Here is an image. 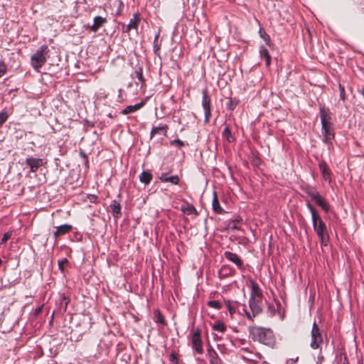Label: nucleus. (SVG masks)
<instances>
[{
    "label": "nucleus",
    "instance_id": "nucleus-33",
    "mask_svg": "<svg viewBox=\"0 0 364 364\" xmlns=\"http://www.w3.org/2000/svg\"><path fill=\"white\" fill-rule=\"evenodd\" d=\"M169 360L171 364H178V359L174 353H171L169 355Z\"/></svg>",
    "mask_w": 364,
    "mask_h": 364
},
{
    "label": "nucleus",
    "instance_id": "nucleus-4",
    "mask_svg": "<svg viewBox=\"0 0 364 364\" xmlns=\"http://www.w3.org/2000/svg\"><path fill=\"white\" fill-rule=\"evenodd\" d=\"M48 53V46L43 45L31 55V63L35 70L39 71V69L45 65Z\"/></svg>",
    "mask_w": 364,
    "mask_h": 364
},
{
    "label": "nucleus",
    "instance_id": "nucleus-35",
    "mask_svg": "<svg viewBox=\"0 0 364 364\" xmlns=\"http://www.w3.org/2000/svg\"><path fill=\"white\" fill-rule=\"evenodd\" d=\"M171 144H176L178 146H183L184 145L183 141H182L181 140H180L178 139H174V140L171 141Z\"/></svg>",
    "mask_w": 364,
    "mask_h": 364
},
{
    "label": "nucleus",
    "instance_id": "nucleus-47",
    "mask_svg": "<svg viewBox=\"0 0 364 364\" xmlns=\"http://www.w3.org/2000/svg\"><path fill=\"white\" fill-rule=\"evenodd\" d=\"M159 34L158 33V34L155 36L154 42H156V41H157V39H158V38H159Z\"/></svg>",
    "mask_w": 364,
    "mask_h": 364
},
{
    "label": "nucleus",
    "instance_id": "nucleus-20",
    "mask_svg": "<svg viewBox=\"0 0 364 364\" xmlns=\"http://www.w3.org/2000/svg\"><path fill=\"white\" fill-rule=\"evenodd\" d=\"M152 179V175L149 171H143L139 176V181L144 183L149 184Z\"/></svg>",
    "mask_w": 364,
    "mask_h": 364
},
{
    "label": "nucleus",
    "instance_id": "nucleus-21",
    "mask_svg": "<svg viewBox=\"0 0 364 364\" xmlns=\"http://www.w3.org/2000/svg\"><path fill=\"white\" fill-rule=\"evenodd\" d=\"M251 296H253L254 298H256L257 299L259 300H261L262 297V293L259 289L258 285L255 283H253L252 286Z\"/></svg>",
    "mask_w": 364,
    "mask_h": 364
},
{
    "label": "nucleus",
    "instance_id": "nucleus-52",
    "mask_svg": "<svg viewBox=\"0 0 364 364\" xmlns=\"http://www.w3.org/2000/svg\"><path fill=\"white\" fill-rule=\"evenodd\" d=\"M326 242V241L325 240V241H324V242H323V243H324V245H326V243H325Z\"/></svg>",
    "mask_w": 364,
    "mask_h": 364
},
{
    "label": "nucleus",
    "instance_id": "nucleus-45",
    "mask_svg": "<svg viewBox=\"0 0 364 364\" xmlns=\"http://www.w3.org/2000/svg\"><path fill=\"white\" fill-rule=\"evenodd\" d=\"M233 103L232 101L229 102V109H233Z\"/></svg>",
    "mask_w": 364,
    "mask_h": 364
},
{
    "label": "nucleus",
    "instance_id": "nucleus-6",
    "mask_svg": "<svg viewBox=\"0 0 364 364\" xmlns=\"http://www.w3.org/2000/svg\"><path fill=\"white\" fill-rule=\"evenodd\" d=\"M311 341L310 346L313 349H318L323 342L321 331L316 322L313 323L311 332Z\"/></svg>",
    "mask_w": 364,
    "mask_h": 364
},
{
    "label": "nucleus",
    "instance_id": "nucleus-27",
    "mask_svg": "<svg viewBox=\"0 0 364 364\" xmlns=\"http://www.w3.org/2000/svg\"><path fill=\"white\" fill-rule=\"evenodd\" d=\"M135 74H136V77H137V79L141 82V86H142L143 84L144 83L145 80L143 76L141 68H139L137 70H136Z\"/></svg>",
    "mask_w": 364,
    "mask_h": 364
},
{
    "label": "nucleus",
    "instance_id": "nucleus-9",
    "mask_svg": "<svg viewBox=\"0 0 364 364\" xmlns=\"http://www.w3.org/2000/svg\"><path fill=\"white\" fill-rule=\"evenodd\" d=\"M26 164L30 167L31 172H36L43 166V160L40 158L28 157L26 159Z\"/></svg>",
    "mask_w": 364,
    "mask_h": 364
},
{
    "label": "nucleus",
    "instance_id": "nucleus-15",
    "mask_svg": "<svg viewBox=\"0 0 364 364\" xmlns=\"http://www.w3.org/2000/svg\"><path fill=\"white\" fill-rule=\"evenodd\" d=\"M159 179L162 182H169L174 185L178 184L180 181V178L178 176H169L167 173H162V175L159 177Z\"/></svg>",
    "mask_w": 364,
    "mask_h": 364
},
{
    "label": "nucleus",
    "instance_id": "nucleus-2",
    "mask_svg": "<svg viewBox=\"0 0 364 364\" xmlns=\"http://www.w3.org/2000/svg\"><path fill=\"white\" fill-rule=\"evenodd\" d=\"M331 114L328 109L324 107H320L321 132L326 142L330 141L333 137Z\"/></svg>",
    "mask_w": 364,
    "mask_h": 364
},
{
    "label": "nucleus",
    "instance_id": "nucleus-46",
    "mask_svg": "<svg viewBox=\"0 0 364 364\" xmlns=\"http://www.w3.org/2000/svg\"><path fill=\"white\" fill-rule=\"evenodd\" d=\"M360 93L362 94V95L364 97V87H362V90L360 91Z\"/></svg>",
    "mask_w": 364,
    "mask_h": 364
},
{
    "label": "nucleus",
    "instance_id": "nucleus-32",
    "mask_svg": "<svg viewBox=\"0 0 364 364\" xmlns=\"http://www.w3.org/2000/svg\"><path fill=\"white\" fill-rule=\"evenodd\" d=\"M338 88H339V91H340V97H341V99L344 100L346 99L345 88L341 84L338 85Z\"/></svg>",
    "mask_w": 364,
    "mask_h": 364
},
{
    "label": "nucleus",
    "instance_id": "nucleus-43",
    "mask_svg": "<svg viewBox=\"0 0 364 364\" xmlns=\"http://www.w3.org/2000/svg\"><path fill=\"white\" fill-rule=\"evenodd\" d=\"M223 133L224 136H228V125L224 127Z\"/></svg>",
    "mask_w": 364,
    "mask_h": 364
},
{
    "label": "nucleus",
    "instance_id": "nucleus-5",
    "mask_svg": "<svg viewBox=\"0 0 364 364\" xmlns=\"http://www.w3.org/2000/svg\"><path fill=\"white\" fill-rule=\"evenodd\" d=\"M260 301L261 300L257 299L253 296H250L249 300L250 311L246 309H243L248 319L252 321L256 316L262 313V309L259 305Z\"/></svg>",
    "mask_w": 364,
    "mask_h": 364
},
{
    "label": "nucleus",
    "instance_id": "nucleus-50",
    "mask_svg": "<svg viewBox=\"0 0 364 364\" xmlns=\"http://www.w3.org/2000/svg\"><path fill=\"white\" fill-rule=\"evenodd\" d=\"M119 5H120V6H123V3H122V1H119Z\"/></svg>",
    "mask_w": 364,
    "mask_h": 364
},
{
    "label": "nucleus",
    "instance_id": "nucleus-51",
    "mask_svg": "<svg viewBox=\"0 0 364 364\" xmlns=\"http://www.w3.org/2000/svg\"><path fill=\"white\" fill-rule=\"evenodd\" d=\"M230 136L229 135V139H228V141H229V142L230 141Z\"/></svg>",
    "mask_w": 364,
    "mask_h": 364
},
{
    "label": "nucleus",
    "instance_id": "nucleus-29",
    "mask_svg": "<svg viewBox=\"0 0 364 364\" xmlns=\"http://www.w3.org/2000/svg\"><path fill=\"white\" fill-rule=\"evenodd\" d=\"M306 193L307 195L311 198V200H314V198L316 197H317L318 195H319L320 193L315 191V190H312V189H309L306 191Z\"/></svg>",
    "mask_w": 364,
    "mask_h": 364
},
{
    "label": "nucleus",
    "instance_id": "nucleus-34",
    "mask_svg": "<svg viewBox=\"0 0 364 364\" xmlns=\"http://www.w3.org/2000/svg\"><path fill=\"white\" fill-rule=\"evenodd\" d=\"M11 234L10 232H6L2 238H1V243H4L6 242L8 240H9V238L11 237Z\"/></svg>",
    "mask_w": 364,
    "mask_h": 364
},
{
    "label": "nucleus",
    "instance_id": "nucleus-8",
    "mask_svg": "<svg viewBox=\"0 0 364 364\" xmlns=\"http://www.w3.org/2000/svg\"><path fill=\"white\" fill-rule=\"evenodd\" d=\"M242 219L240 216H235L231 220H229V230L231 229L233 231H236L237 237H241L242 235Z\"/></svg>",
    "mask_w": 364,
    "mask_h": 364
},
{
    "label": "nucleus",
    "instance_id": "nucleus-42",
    "mask_svg": "<svg viewBox=\"0 0 364 364\" xmlns=\"http://www.w3.org/2000/svg\"><path fill=\"white\" fill-rule=\"evenodd\" d=\"M265 61H266L267 66H269L271 63V57L267 56V58L265 59Z\"/></svg>",
    "mask_w": 364,
    "mask_h": 364
},
{
    "label": "nucleus",
    "instance_id": "nucleus-48",
    "mask_svg": "<svg viewBox=\"0 0 364 364\" xmlns=\"http://www.w3.org/2000/svg\"><path fill=\"white\" fill-rule=\"evenodd\" d=\"M232 271H230V270L229 269L228 275H229V276H230V275H232Z\"/></svg>",
    "mask_w": 364,
    "mask_h": 364
},
{
    "label": "nucleus",
    "instance_id": "nucleus-19",
    "mask_svg": "<svg viewBox=\"0 0 364 364\" xmlns=\"http://www.w3.org/2000/svg\"><path fill=\"white\" fill-rule=\"evenodd\" d=\"M139 23V18L138 15L135 14L134 15V18L129 21V23L127 26V29L125 31L129 32L130 30H132L133 28H135V29L137 28Z\"/></svg>",
    "mask_w": 364,
    "mask_h": 364
},
{
    "label": "nucleus",
    "instance_id": "nucleus-31",
    "mask_svg": "<svg viewBox=\"0 0 364 364\" xmlns=\"http://www.w3.org/2000/svg\"><path fill=\"white\" fill-rule=\"evenodd\" d=\"M8 114L6 112H1L0 113V127L6 121Z\"/></svg>",
    "mask_w": 364,
    "mask_h": 364
},
{
    "label": "nucleus",
    "instance_id": "nucleus-12",
    "mask_svg": "<svg viewBox=\"0 0 364 364\" xmlns=\"http://www.w3.org/2000/svg\"><path fill=\"white\" fill-rule=\"evenodd\" d=\"M144 105H145V102L142 101V102L136 103L134 105H129L122 111V114L125 115V114L135 112L137 110L140 109L141 107H143L144 106Z\"/></svg>",
    "mask_w": 364,
    "mask_h": 364
},
{
    "label": "nucleus",
    "instance_id": "nucleus-14",
    "mask_svg": "<svg viewBox=\"0 0 364 364\" xmlns=\"http://www.w3.org/2000/svg\"><path fill=\"white\" fill-rule=\"evenodd\" d=\"M107 22L106 18L102 16H96L94 18V23L90 26V30L93 32H96L98 29L102 26Z\"/></svg>",
    "mask_w": 364,
    "mask_h": 364
},
{
    "label": "nucleus",
    "instance_id": "nucleus-25",
    "mask_svg": "<svg viewBox=\"0 0 364 364\" xmlns=\"http://www.w3.org/2000/svg\"><path fill=\"white\" fill-rule=\"evenodd\" d=\"M110 207L112 208L113 214L116 215V217H118V215L120 214L121 210L120 204L117 201L113 200Z\"/></svg>",
    "mask_w": 364,
    "mask_h": 364
},
{
    "label": "nucleus",
    "instance_id": "nucleus-26",
    "mask_svg": "<svg viewBox=\"0 0 364 364\" xmlns=\"http://www.w3.org/2000/svg\"><path fill=\"white\" fill-rule=\"evenodd\" d=\"M154 321L157 323H160L162 324L165 323V319L164 316L161 314L159 310H154Z\"/></svg>",
    "mask_w": 364,
    "mask_h": 364
},
{
    "label": "nucleus",
    "instance_id": "nucleus-18",
    "mask_svg": "<svg viewBox=\"0 0 364 364\" xmlns=\"http://www.w3.org/2000/svg\"><path fill=\"white\" fill-rule=\"evenodd\" d=\"M229 261L234 263L238 269H242L243 268V262L236 254L229 252Z\"/></svg>",
    "mask_w": 364,
    "mask_h": 364
},
{
    "label": "nucleus",
    "instance_id": "nucleus-39",
    "mask_svg": "<svg viewBox=\"0 0 364 364\" xmlns=\"http://www.w3.org/2000/svg\"><path fill=\"white\" fill-rule=\"evenodd\" d=\"M242 358L244 359V360H253L254 358L251 356H250V355H247V356H245L244 355H242Z\"/></svg>",
    "mask_w": 364,
    "mask_h": 364
},
{
    "label": "nucleus",
    "instance_id": "nucleus-30",
    "mask_svg": "<svg viewBox=\"0 0 364 364\" xmlns=\"http://www.w3.org/2000/svg\"><path fill=\"white\" fill-rule=\"evenodd\" d=\"M6 70H7L6 65L4 62L0 61V77H1L2 76H4L6 74Z\"/></svg>",
    "mask_w": 364,
    "mask_h": 364
},
{
    "label": "nucleus",
    "instance_id": "nucleus-37",
    "mask_svg": "<svg viewBox=\"0 0 364 364\" xmlns=\"http://www.w3.org/2000/svg\"><path fill=\"white\" fill-rule=\"evenodd\" d=\"M260 54L262 56H264L265 59L267 58V56H270L268 50L265 48L260 50Z\"/></svg>",
    "mask_w": 364,
    "mask_h": 364
},
{
    "label": "nucleus",
    "instance_id": "nucleus-49",
    "mask_svg": "<svg viewBox=\"0 0 364 364\" xmlns=\"http://www.w3.org/2000/svg\"><path fill=\"white\" fill-rule=\"evenodd\" d=\"M224 255L226 257H228V252H225Z\"/></svg>",
    "mask_w": 364,
    "mask_h": 364
},
{
    "label": "nucleus",
    "instance_id": "nucleus-24",
    "mask_svg": "<svg viewBox=\"0 0 364 364\" xmlns=\"http://www.w3.org/2000/svg\"><path fill=\"white\" fill-rule=\"evenodd\" d=\"M212 206H213V210L216 213H223V208L220 205V203H219V201H218V200L217 198L215 193H214V197H213V199Z\"/></svg>",
    "mask_w": 364,
    "mask_h": 364
},
{
    "label": "nucleus",
    "instance_id": "nucleus-23",
    "mask_svg": "<svg viewBox=\"0 0 364 364\" xmlns=\"http://www.w3.org/2000/svg\"><path fill=\"white\" fill-rule=\"evenodd\" d=\"M167 129V126L153 127L151 131V137H153L155 134L160 133H162L164 135H166Z\"/></svg>",
    "mask_w": 364,
    "mask_h": 364
},
{
    "label": "nucleus",
    "instance_id": "nucleus-44",
    "mask_svg": "<svg viewBox=\"0 0 364 364\" xmlns=\"http://www.w3.org/2000/svg\"><path fill=\"white\" fill-rule=\"evenodd\" d=\"M228 310H229V314H232L235 312V309L232 306H230V305H229Z\"/></svg>",
    "mask_w": 364,
    "mask_h": 364
},
{
    "label": "nucleus",
    "instance_id": "nucleus-11",
    "mask_svg": "<svg viewBox=\"0 0 364 364\" xmlns=\"http://www.w3.org/2000/svg\"><path fill=\"white\" fill-rule=\"evenodd\" d=\"M72 226L68 224H64L56 228V230L54 232V237L58 238V237L68 233L72 230Z\"/></svg>",
    "mask_w": 364,
    "mask_h": 364
},
{
    "label": "nucleus",
    "instance_id": "nucleus-17",
    "mask_svg": "<svg viewBox=\"0 0 364 364\" xmlns=\"http://www.w3.org/2000/svg\"><path fill=\"white\" fill-rule=\"evenodd\" d=\"M314 201L320 206L326 213L329 210V205L326 200L319 194L316 197Z\"/></svg>",
    "mask_w": 364,
    "mask_h": 364
},
{
    "label": "nucleus",
    "instance_id": "nucleus-7",
    "mask_svg": "<svg viewBox=\"0 0 364 364\" xmlns=\"http://www.w3.org/2000/svg\"><path fill=\"white\" fill-rule=\"evenodd\" d=\"M202 106L205 113V121L208 122L211 116L210 97L206 89L203 90Z\"/></svg>",
    "mask_w": 364,
    "mask_h": 364
},
{
    "label": "nucleus",
    "instance_id": "nucleus-10",
    "mask_svg": "<svg viewBox=\"0 0 364 364\" xmlns=\"http://www.w3.org/2000/svg\"><path fill=\"white\" fill-rule=\"evenodd\" d=\"M192 346L198 353H203V350L202 347V341L198 332H195L193 334Z\"/></svg>",
    "mask_w": 364,
    "mask_h": 364
},
{
    "label": "nucleus",
    "instance_id": "nucleus-16",
    "mask_svg": "<svg viewBox=\"0 0 364 364\" xmlns=\"http://www.w3.org/2000/svg\"><path fill=\"white\" fill-rule=\"evenodd\" d=\"M319 168L321 171L322 172L323 177L325 181H327L328 182L331 181V173L330 171L327 167V165L326 162L321 161L318 164Z\"/></svg>",
    "mask_w": 364,
    "mask_h": 364
},
{
    "label": "nucleus",
    "instance_id": "nucleus-28",
    "mask_svg": "<svg viewBox=\"0 0 364 364\" xmlns=\"http://www.w3.org/2000/svg\"><path fill=\"white\" fill-rule=\"evenodd\" d=\"M208 304L209 306L217 309H219L221 307L220 303L218 301L215 300L208 301Z\"/></svg>",
    "mask_w": 364,
    "mask_h": 364
},
{
    "label": "nucleus",
    "instance_id": "nucleus-40",
    "mask_svg": "<svg viewBox=\"0 0 364 364\" xmlns=\"http://www.w3.org/2000/svg\"><path fill=\"white\" fill-rule=\"evenodd\" d=\"M242 358L244 359V360H253L254 358L251 356H250V355H247V356H245L244 355H242Z\"/></svg>",
    "mask_w": 364,
    "mask_h": 364
},
{
    "label": "nucleus",
    "instance_id": "nucleus-41",
    "mask_svg": "<svg viewBox=\"0 0 364 364\" xmlns=\"http://www.w3.org/2000/svg\"><path fill=\"white\" fill-rule=\"evenodd\" d=\"M225 271V269L222 268L220 271H219V274H220V277H225L226 275L225 273H224V272Z\"/></svg>",
    "mask_w": 364,
    "mask_h": 364
},
{
    "label": "nucleus",
    "instance_id": "nucleus-36",
    "mask_svg": "<svg viewBox=\"0 0 364 364\" xmlns=\"http://www.w3.org/2000/svg\"><path fill=\"white\" fill-rule=\"evenodd\" d=\"M67 262H68L67 259H63L59 260L58 261L59 269L63 271V268H64V264H66Z\"/></svg>",
    "mask_w": 364,
    "mask_h": 364
},
{
    "label": "nucleus",
    "instance_id": "nucleus-13",
    "mask_svg": "<svg viewBox=\"0 0 364 364\" xmlns=\"http://www.w3.org/2000/svg\"><path fill=\"white\" fill-rule=\"evenodd\" d=\"M213 329L217 332V333H214V336H215V338H221V336L219 335V333H224L225 332V330H226V326L225 325L220 322V321H217L215 322L213 326H212Z\"/></svg>",
    "mask_w": 364,
    "mask_h": 364
},
{
    "label": "nucleus",
    "instance_id": "nucleus-3",
    "mask_svg": "<svg viewBox=\"0 0 364 364\" xmlns=\"http://www.w3.org/2000/svg\"><path fill=\"white\" fill-rule=\"evenodd\" d=\"M306 205L311 213L314 229L316 231L318 237L320 238L321 243L323 244L325 241V237L326 235V225L323 222L320 216L318 215L316 210L313 207V205L309 203H308Z\"/></svg>",
    "mask_w": 364,
    "mask_h": 364
},
{
    "label": "nucleus",
    "instance_id": "nucleus-38",
    "mask_svg": "<svg viewBox=\"0 0 364 364\" xmlns=\"http://www.w3.org/2000/svg\"><path fill=\"white\" fill-rule=\"evenodd\" d=\"M226 82L225 81V79L223 77H221L218 80V85L221 87L222 88H224L225 87Z\"/></svg>",
    "mask_w": 364,
    "mask_h": 364
},
{
    "label": "nucleus",
    "instance_id": "nucleus-1",
    "mask_svg": "<svg viewBox=\"0 0 364 364\" xmlns=\"http://www.w3.org/2000/svg\"><path fill=\"white\" fill-rule=\"evenodd\" d=\"M249 331L253 341L268 346H274L275 338L273 331L270 328L253 326L250 327Z\"/></svg>",
    "mask_w": 364,
    "mask_h": 364
},
{
    "label": "nucleus",
    "instance_id": "nucleus-22",
    "mask_svg": "<svg viewBox=\"0 0 364 364\" xmlns=\"http://www.w3.org/2000/svg\"><path fill=\"white\" fill-rule=\"evenodd\" d=\"M182 211L187 215L197 214L196 210L191 204L186 203L181 208Z\"/></svg>",
    "mask_w": 364,
    "mask_h": 364
}]
</instances>
